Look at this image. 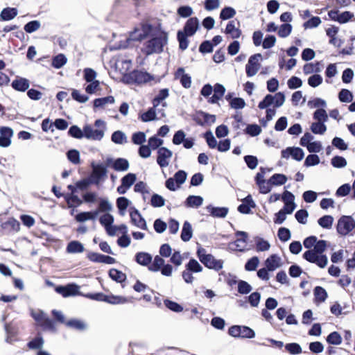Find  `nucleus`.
Returning <instances> with one entry per match:
<instances>
[{"instance_id":"1","label":"nucleus","mask_w":355,"mask_h":355,"mask_svg":"<svg viewBox=\"0 0 355 355\" xmlns=\"http://www.w3.org/2000/svg\"><path fill=\"white\" fill-rule=\"evenodd\" d=\"M326 241H317L313 249L309 250L303 254V258L307 261L315 263L320 268H324L328 263L327 257L322 254V253L326 250Z\"/></svg>"},{"instance_id":"2","label":"nucleus","mask_w":355,"mask_h":355,"mask_svg":"<svg viewBox=\"0 0 355 355\" xmlns=\"http://www.w3.org/2000/svg\"><path fill=\"white\" fill-rule=\"evenodd\" d=\"M168 35L166 33H159L155 35H150L145 41L141 48V51L146 55L154 53H160L163 51L164 46L167 44Z\"/></svg>"},{"instance_id":"3","label":"nucleus","mask_w":355,"mask_h":355,"mask_svg":"<svg viewBox=\"0 0 355 355\" xmlns=\"http://www.w3.org/2000/svg\"><path fill=\"white\" fill-rule=\"evenodd\" d=\"M197 255L202 263L210 269L218 271L223 268L222 260L216 259L211 254H207L206 250L201 247L198 249Z\"/></svg>"},{"instance_id":"4","label":"nucleus","mask_w":355,"mask_h":355,"mask_svg":"<svg viewBox=\"0 0 355 355\" xmlns=\"http://www.w3.org/2000/svg\"><path fill=\"white\" fill-rule=\"evenodd\" d=\"M153 79L152 76L145 71L135 70L132 72L124 76L123 80L128 83L142 84L149 82Z\"/></svg>"},{"instance_id":"5","label":"nucleus","mask_w":355,"mask_h":355,"mask_svg":"<svg viewBox=\"0 0 355 355\" xmlns=\"http://www.w3.org/2000/svg\"><path fill=\"white\" fill-rule=\"evenodd\" d=\"M337 232L342 236H346L355 228V220L352 216H341L337 224Z\"/></svg>"},{"instance_id":"6","label":"nucleus","mask_w":355,"mask_h":355,"mask_svg":"<svg viewBox=\"0 0 355 355\" xmlns=\"http://www.w3.org/2000/svg\"><path fill=\"white\" fill-rule=\"evenodd\" d=\"M93 171L89 177L92 182L96 185H99L101 181H103L107 176V169L102 164L93 165Z\"/></svg>"},{"instance_id":"7","label":"nucleus","mask_w":355,"mask_h":355,"mask_svg":"<svg viewBox=\"0 0 355 355\" xmlns=\"http://www.w3.org/2000/svg\"><path fill=\"white\" fill-rule=\"evenodd\" d=\"M261 58L260 53L254 54L250 57L245 66L246 74L248 77L254 76L260 68L259 60Z\"/></svg>"},{"instance_id":"8","label":"nucleus","mask_w":355,"mask_h":355,"mask_svg":"<svg viewBox=\"0 0 355 355\" xmlns=\"http://www.w3.org/2000/svg\"><path fill=\"white\" fill-rule=\"evenodd\" d=\"M282 157L285 159H288L290 156L297 161H301L304 156V151L299 147H288L282 150Z\"/></svg>"},{"instance_id":"9","label":"nucleus","mask_w":355,"mask_h":355,"mask_svg":"<svg viewBox=\"0 0 355 355\" xmlns=\"http://www.w3.org/2000/svg\"><path fill=\"white\" fill-rule=\"evenodd\" d=\"M173 155L171 150L166 147H160L157 150V162L160 167H166L169 164L168 159Z\"/></svg>"},{"instance_id":"10","label":"nucleus","mask_w":355,"mask_h":355,"mask_svg":"<svg viewBox=\"0 0 355 355\" xmlns=\"http://www.w3.org/2000/svg\"><path fill=\"white\" fill-rule=\"evenodd\" d=\"M84 137L88 139L100 141L104 137V130L94 129L91 125L83 128Z\"/></svg>"},{"instance_id":"11","label":"nucleus","mask_w":355,"mask_h":355,"mask_svg":"<svg viewBox=\"0 0 355 355\" xmlns=\"http://www.w3.org/2000/svg\"><path fill=\"white\" fill-rule=\"evenodd\" d=\"M13 136V130L8 127H0V146L7 148L11 144V138Z\"/></svg>"},{"instance_id":"12","label":"nucleus","mask_w":355,"mask_h":355,"mask_svg":"<svg viewBox=\"0 0 355 355\" xmlns=\"http://www.w3.org/2000/svg\"><path fill=\"white\" fill-rule=\"evenodd\" d=\"M151 30V25L147 24H143L141 31L136 29L131 33L130 38L127 39V40H141L142 39L148 38V34Z\"/></svg>"},{"instance_id":"13","label":"nucleus","mask_w":355,"mask_h":355,"mask_svg":"<svg viewBox=\"0 0 355 355\" xmlns=\"http://www.w3.org/2000/svg\"><path fill=\"white\" fill-rule=\"evenodd\" d=\"M78 290L79 286L73 284L65 286H59L55 288V291L64 297L77 295Z\"/></svg>"},{"instance_id":"14","label":"nucleus","mask_w":355,"mask_h":355,"mask_svg":"<svg viewBox=\"0 0 355 355\" xmlns=\"http://www.w3.org/2000/svg\"><path fill=\"white\" fill-rule=\"evenodd\" d=\"M131 223L141 230H147V225L145 219L141 216L137 209H134L130 214Z\"/></svg>"},{"instance_id":"15","label":"nucleus","mask_w":355,"mask_h":355,"mask_svg":"<svg viewBox=\"0 0 355 355\" xmlns=\"http://www.w3.org/2000/svg\"><path fill=\"white\" fill-rule=\"evenodd\" d=\"M175 78L180 79V83L184 88H190L191 85V78L187 74L184 73V69L180 67L175 73Z\"/></svg>"},{"instance_id":"16","label":"nucleus","mask_w":355,"mask_h":355,"mask_svg":"<svg viewBox=\"0 0 355 355\" xmlns=\"http://www.w3.org/2000/svg\"><path fill=\"white\" fill-rule=\"evenodd\" d=\"M199 27V21L197 17L189 18L186 22L183 33L189 36L193 35Z\"/></svg>"},{"instance_id":"17","label":"nucleus","mask_w":355,"mask_h":355,"mask_svg":"<svg viewBox=\"0 0 355 355\" xmlns=\"http://www.w3.org/2000/svg\"><path fill=\"white\" fill-rule=\"evenodd\" d=\"M282 259L276 254L270 255L265 261V266L269 271H274L282 266Z\"/></svg>"},{"instance_id":"18","label":"nucleus","mask_w":355,"mask_h":355,"mask_svg":"<svg viewBox=\"0 0 355 355\" xmlns=\"http://www.w3.org/2000/svg\"><path fill=\"white\" fill-rule=\"evenodd\" d=\"M107 164L112 163V167L116 171H125L129 168V162L125 158H117L115 160L108 159Z\"/></svg>"},{"instance_id":"19","label":"nucleus","mask_w":355,"mask_h":355,"mask_svg":"<svg viewBox=\"0 0 355 355\" xmlns=\"http://www.w3.org/2000/svg\"><path fill=\"white\" fill-rule=\"evenodd\" d=\"M256 206L252 198L248 195L243 200V203L238 207V211L242 214H248L251 212V208Z\"/></svg>"},{"instance_id":"20","label":"nucleus","mask_w":355,"mask_h":355,"mask_svg":"<svg viewBox=\"0 0 355 355\" xmlns=\"http://www.w3.org/2000/svg\"><path fill=\"white\" fill-rule=\"evenodd\" d=\"M214 95L208 99V102L211 104L218 103V101L222 98L225 92V88L223 85L216 83L214 87Z\"/></svg>"},{"instance_id":"21","label":"nucleus","mask_w":355,"mask_h":355,"mask_svg":"<svg viewBox=\"0 0 355 355\" xmlns=\"http://www.w3.org/2000/svg\"><path fill=\"white\" fill-rule=\"evenodd\" d=\"M197 117L199 119H197L196 121L199 125H204L205 124L211 125L216 121L215 115L210 114L202 111L198 112Z\"/></svg>"},{"instance_id":"22","label":"nucleus","mask_w":355,"mask_h":355,"mask_svg":"<svg viewBox=\"0 0 355 355\" xmlns=\"http://www.w3.org/2000/svg\"><path fill=\"white\" fill-rule=\"evenodd\" d=\"M12 87L19 92H25L30 87V82L28 79L21 77H17L11 84Z\"/></svg>"},{"instance_id":"23","label":"nucleus","mask_w":355,"mask_h":355,"mask_svg":"<svg viewBox=\"0 0 355 355\" xmlns=\"http://www.w3.org/2000/svg\"><path fill=\"white\" fill-rule=\"evenodd\" d=\"M207 211L215 218H225L228 213V208L227 207H218L212 205H208L206 207Z\"/></svg>"},{"instance_id":"24","label":"nucleus","mask_w":355,"mask_h":355,"mask_svg":"<svg viewBox=\"0 0 355 355\" xmlns=\"http://www.w3.org/2000/svg\"><path fill=\"white\" fill-rule=\"evenodd\" d=\"M237 239L234 242L236 249L239 251H244L246 247V239L248 233L245 232L238 231L236 232Z\"/></svg>"},{"instance_id":"25","label":"nucleus","mask_w":355,"mask_h":355,"mask_svg":"<svg viewBox=\"0 0 355 355\" xmlns=\"http://www.w3.org/2000/svg\"><path fill=\"white\" fill-rule=\"evenodd\" d=\"M152 260L153 257L149 253L140 252L135 254V261L139 265L148 267L150 265Z\"/></svg>"},{"instance_id":"26","label":"nucleus","mask_w":355,"mask_h":355,"mask_svg":"<svg viewBox=\"0 0 355 355\" xmlns=\"http://www.w3.org/2000/svg\"><path fill=\"white\" fill-rule=\"evenodd\" d=\"M18 14L15 8L7 7L3 8L0 13V21H10L14 19Z\"/></svg>"},{"instance_id":"27","label":"nucleus","mask_w":355,"mask_h":355,"mask_svg":"<svg viewBox=\"0 0 355 355\" xmlns=\"http://www.w3.org/2000/svg\"><path fill=\"white\" fill-rule=\"evenodd\" d=\"M225 33L230 35L233 39L239 38L241 35V31L239 27L236 26L234 20L229 21L225 28Z\"/></svg>"},{"instance_id":"28","label":"nucleus","mask_w":355,"mask_h":355,"mask_svg":"<svg viewBox=\"0 0 355 355\" xmlns=\"http://www.w3.org/2000/svg\"><path fill=\"white\" fill-rule=\"evenodd\" d=\"M115 99L112 96L96 98L94 101V108H104L107 104H113Z\"/></svg>"},{"instance_id":"29","label":"nucleus","mask_w":355,"mask_h":355,"mask_svg":"<svg viewBox=\"0 0 355 355\" xmlns=\"http://www.w3.org/2000/svg\"><path fill=\"white\" fill-rule=\"evenodd\" d=\"M203 198L199 196H189L186 201L185 206L187 207L198 208L202 205Z\"/></svg>"},{"instance_id":"30","label":"nucleus","mask_w":355,"mask_h":355,"mask_svg":"<svg viewBox=\"0 0 355 355\" xmlns=\"http://www.w3.org/2000/svg\"><path fill=\"white\" fill-rule=\"evenodd\" d=\"M193 231L191 225L188 222L185 221L183 224L181 239L183 241H189L192 237Z\"/></svg>"},{"instance_id":"31","label":"nucleus","mask_w":355,"mask_h":355,"mask_svg":"<svg viewBox=\"0 0 355 355\" xmlns=\"http://www.w3.org/2000/svg\"><path fill=\"white\" fill-rule=\"evenodd\" d=\"M67 251L69 253H80L84 251V247L79 241H73L69 243L67 247Z\"/></svg>"},{"instance_id":"32","label":"nucleus","mask_w":355,"mask_h":355,"mask_svg":"<svg viewBox=\"0 0 355 355\" xmlns=\"http://www.w3.org/2000/svg\"><path fill=\"white\" fill-rule=\"evenodd\" d=\"M66 325L79 331H83L87 328V324L83 320L78 319H71L66 322Z\"/></svg>"},{"instance_id":"33","label":"nucleus","mask_w":355,"mask_h":355,"mask_svg":"<svg viewBox=\"0 0 355 355\" xmlns=\"http://www.w3.org/2000/svg\"><path fill=\"white\" fill-rule=\"evenodd\" d=\"M148 266V270L152 272H157L164 265L165 261L161 257L156 255L153 262Z\"/></svg>"},{"instance_id":"34","label":"nucleus","mask_w":355,"mask_h":355,"mask_svg":"<svg viewBox=\"0 0 355 355\" xmlns=\"http://www.w3.org/2000/svg\"><path fill=\"white\" fill-rule=\"evenodd\" d=\"M156 107H152L149 108L147 112L143 113L141 114L140 118L142 121L144 122H148L153 120H157L156 116Z\"/></svg>"},{"instance_id":"35","label":"nucleus","mask_w":355,"mask_h":355,"mask_svg":"<svg viewBox=\"0 0 355 355\" xmlns=\"http://www.w3.org/2000/svg\"><path fill=\"white\" fill-rule=\"evenodd\" d=\"M112 141L116 144H123L127 142V137L124 132L121 130L115 131L111 137Z\"/></svg>"},{"instance_id":"36","label":"nucleus","mask_w":355,"mask_h":355,"mask_svg":"<svg viewBox=\"0 0 355 355\" xmlns=\"http://www.w3.org/2000/svg\"><path fill=\"white\" fill-rule=\"evenodd\" d=\"M314 296L315 302H323L327 297V293L322 287L316 286L314 288Z\"/></svg>"},{"instance_id":"37","label":"nucleus","mask_w":355,"mask_h":355,"mask_svg":"<svg viewBox=\"0 0 355 355\" xmlns=\"http://www.w3.org/2000/svg\"><path fill=\"white\" fill-rule=\"evenodd\" d=\"M109 276L117 282H123L126 279V275L123 272L114 268L110 270Z\"/></svg>"},{"instance_id":"38","label":"nucleus","mask_w":355,"mask_h":355,"mask_svg":"<svg viewBox=\"0 0 355 355\" xmlns=\"http://www.w3.org/2000/svg\"><path fill=\"white\" fill-rule=\"evenodd\" d=\"M178 40L179 42V47L181 50L184 51L187 49L189 44V40H187V34L183 33V31H179L178 32Z\"/></svg>"},{"instance_id":"39","label":"nucleus","mask_w":355,"mask_h":355,"mask_svg":"<svg viewBox=\"0 0 355 355\" xmlns=\"http://www.w3.org/2000/svg\"><path fill=\"white\" fill-rule=\"evenodd\" d=\"M269 180L272 185H283L286 182L287 178L285 175L275 173L269 179Z\"/></svg>"},{"instance_id":"40","label":"nucleus","mask_w":355,"mask_h":355,"mask_svg":"<svg viewBox=\"0 0 355 355\" xmlns=\"http://www.w3.org/2000/svg\"><path fill=\"white\" fill-rule=\"evenodd\" d=\"M334 218L330 215H325L318 220L319 225L325 229H330L332 227Z\"/></svg>"},{"instance_id":"41","label":"nucleus","mask_w":355,"mask_h":355,"mask_svg":"<svg viewBox=\"0 0 355 355\" xmlns=\"http://www.w3.org/2000/svg\"><path fill=\"white\" fill-rule=\"evenodd\" d=\"M168 96V89H162L159 90L158 94L153 98V104L154 107H157L159 104Z\"/></svg>"},{"instance_id":"42","label":"nucleus","mask_w":355,"mask_h":355,"mask_svg":"<svg viewBox=\"0 0 355 355\" xmlns=\"http://www.w3.org/2000/svg\"><path fill=\"white\" fill-rule=\"evenodd\" d=\"M105 302L112 304H119L128 302L129 300L126 297L122 296L107 295Z\"/></svg>"},{"instance_id":"43","label":"nucleus","mask_w":355,"mask_h":355,"mask_svg":"<svg viewBox=\"0 0 355 355\" xmlns=\"http://www.w3.org/2000/svg\"><path fill=\"white\" fill-rule=\"evenodd\" d=\"M67 58L63 54H58L55 56L52 60V66L56 69H60L67 63Z\"/></svg>"},{"instance_id":"44","label":"nucleus","mask_w":355,"mask_h":355,"mask_svg":"<svg viewBox=\"0 0 355 355\" xmlns=\"http://www.w3.org/2000/svg\"><path fill=\"white\" fill-rule=\"evenodd\" d=\"M338 98L341 102L349 103L353 100V94L349 90L342 89L338 94Z\"/></svg>"},{"instance_id":"45","label":"nucleus","mask_w":355,"mask_h":355,"mask_svg":"<svg viewBox=\"0 0 355 355\" xmlns=\"http://www.w3.org/2000/svg\"><path fill=\"white\" fill-rule=\"evenodd\" d=\"M311 130L314 134H324L327 130V126L324 123L322 122H315L313 123L311 125Z\"/></svg>"},{"instance_id":"46","label":"nucleus","mask_w":355,"mask_h":355,"mask_svg":"<svg viewBox=\"0 0 355 355\" xmlns=\"http://www.w3.org/2000/svg\"><path fill=\"white\" fill-rule=\"evenodd\" d=\"M270 243L262 238L257 237L256 239V248L257 251L263 252L267 251L270 249Z\"/></svg>"},{"instance_id":"47","label":"nucleus","mask_w":355,"mask_h":355,"mask_svg":"<svg viewBox=\"0 0 355 355\" xmlns=\"http://www.w3.org/2000/svg\"><path fill=\"white\" fill-rule=\"evenodd\" d=\"M313 119L317 122L325 123L328 120V115L324 109H318L313 114Z\"/></svg>"},{"instance_id":"48","label":"nucleus","mask_w":355,"mask_h":355,"mask_svg":"<svg viewBox=\"0 0 355 355\" xmlns=\"http://www.w3.org/2000/svg\"><path fill=\"white\" fill-rule=\"evenodd\" d=\"M186 268L193 272H200L202 270L201 265L194 259L189 260V263L186 265Z\"/></svg>"},{"instance_id":"49","label":"nucleus","mask_w":355,"mask_h":355,"mask_svg":"<svg viewBox=\"0 0 355 355\" xmlns=\"http://www.w3.org/2000/svg\"><path fill=\"white\" fill-rule=\"evenodd\" d=\"M136 175L134 173H128L121 179V183L123 184V186L126 187L128 189L130 188L131 186L135 183L136 181Z\"/></svg>"},{"instance_id":"50","label":"nucleus","mask_w":355,"mask_h":355,"mask_svg":"<svg viewBox=\"0 0 355 355\" xmlns=\"http://www.w3.org/2000/svg\"><path fill=\"white\" fill-rule=\"evenodd\" d=\"M252 290V287L245 281L238 282V292L241 294H248Z\"/></svg>"},{"instance_id":"51","label":"nucleus","mask_w":355,"mask_h":355,"mask_svg":"<svg viewBox=\"0 0 355 355\" xmlns=\"http://www.w3.org/2000/svg\"><path fill=\"white\" fill-rule=\"evenodd\" d=\"M187 177V173L182 170H180L175 173L173 178L175 180L177 187H180L186 181Z\"/></svg>"},{"instance_id":"52","label":"nucleus","mask_w":355,"mask_h":355,"mask_svg":"<svg viewBox=\"0 0 355 355\" xmlns=\"http://www.w3.org/2000/svg\"><path fill=\"white\" fill-rule=\"evenodd\" d=\"M43 338L40 336H38L28 342V347L31 349H41L43 347Z\"/></svg>"},{"instance_id":"53","label":"nucleus","mask_w":355,"mask_h":355,"mask_svg":"<svg viewBox=\"0 0 355 355\" xmlns=\"http://www.w3.org/2000/svg\"><path fill=\"white\" fill-rule=\"evenodd\" d=\"M327 341L329 344L338 345L342 343V338L337 331H334L327 336Z\"/></svg>"},{"instance_id":"54","label":"nucleus","mask_w":355,"mask_h":355,"mask_svg":"<svg viewBox=\"0 0 355 355\" xmlns=\"http://www.w3.org/2000/svg\"><path fill=\"white\" fill-rule=\"evenodd\" d=\"M285 349L291 354H300L302 353L301 346L295 343L286 344L285 345Z\"/></svg>"},{"instance_id":"55","label":"nucleus","mask_w":355,"mask_h":355,"mask_svg":"<svg viewBox=\"0 0 355 355\" xmlns=\"http://www.w3.org/2000/svg\"><path fill=\"white\" fill-rule=\"evenodd\" d=\"M164 304L168 309L176 313H180L183 310V307L180 304L169 300H165Z\"/></svg>"},{"instance_id":"56","label":"nucleus","mask_w":355,"mask_h":355,"mask_svg":"<svg viewBox=\"0 0 355 355\" xmlns=\"http://www.w3.org/2000/svg\"><path fill=\"white\" fill-rule=\"evenodd\" d=\"M129 203L130 201L125 197H119L116 200V205L121 215L124 214V211L127 209Z\"/></svg>"},{"instance_id":"57","label":"nucleus","mask_w":355,"mask_h":355,"mask_svg":"<svg viewBox=\"0 0 355 355\" xmlns=\"http://www.w3.org/2000/svg\"><path fill=\"white\" fill-rule=\"evenodd\" d=\"M41 24L39 21L34 20L27 23L24 28L26 33H32L40 28Z\"/></svg>"},{"instance_id":"58","label":"nucleus","mask_w":355,"mask_h":355,"mask_svg":"<svg viewBox=\"0 0 355 355\" xmlns=\"http://www.w3.org/2000/svg\"><path fill=\"white\" fill-rule=\"evenodd\" d=\"M67 156L68 159L73 164H78L80 163V153L77 150H69L67 153Z\"/></svg>"},{"instance_id":"59","label":"nucleus","mask_w":355,"mask_h":355,"mask_svg":"<svg viewBox=\"0 0 355 355\" xmlns=\"http://www.w3.org/2000/svg\"><path fill=\"white\" fill-rule=\"evenodd\" d=\"M20 224L19 221L15 220V218H10L8 221L3 223L2 227L4 229H9L15 231H18L19 230Z\"/></svg>"},{"instance_id":"60","label":"nucleus","mask_w":355,"mask_h":355,"mask_svg":"<svg viewBox=\"0 0 355 355\" xmlns=\"http://www.w3.org/2000/svg\"><path fill=\"white\" fill-rule=\"evenodd\" d=\"M66 200L69 207H78L83 203V200L78 196L73 194L67 196Z\"/></svg>"},{"instance_id":"61","label":"nucleus","mask_w":355,"mask_h":355,"mask_svg":"<svg viewBox=\"0 0 355 355\" xmlns=\"http://www.w3.org/2000/svg\"><path fill=\"white\" fill-rule=\"evenodd\" d=\"M236 14V11L234 8L231 7H225L224 8L220 14V17L223 19H228L233 17Z\"/></svg>"},{"instance_id":"62","label":"nucleus","mask_w":355,"mask_h":355,"mask_svg":"<svg viewBox=\"0 0 355 355\" xmlns=\"http://www.w3.org/2000/svg\"><path fill=\"white\" fill-rule=\"evenodd\" d=\"M259 263V258L257 257H253L250 259L245 265V269L248 271L255 270Z\"/></svg>"},{"instance_id":"63","label":"nucleus","mask_w":355,"mask_h":355,"mask_svg":"<svg viewBox=\"0 0 355 355\" xmlns=\"http://www.w3.org/2000/svg\"><path fill=\"white\" fill-rule=\"evenodd\" d=\"M68 133L70 136L76 139H81L84 137L83 130H82L77 125L70 127Z\"/></svg>"},{"instance_id":"64","label":"nucleus","mask_w":355,"mask_h":355,"mask_svg":"<svg viewBox=\"0 0 355 355\" xmlns=\"http://www.w3.org/2000/svg\"><path fill=\"white\" fill-rule=\"evenodd\" d=\"M331 164L335 168H343L347 165L346 159L341 156H335L331 159Z\"/></svg>"}]
</instances>
